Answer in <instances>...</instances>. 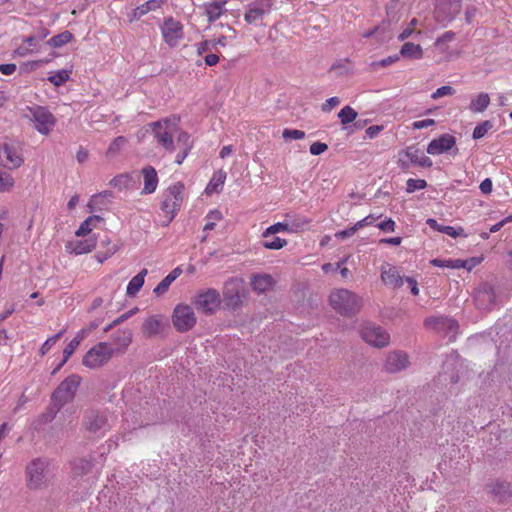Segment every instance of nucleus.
I'll list each match as a JSON object with an SVG mask.
<instances>
[{
    "mask_svg": "<svg viewBox=\"0 0 512 512\" xmlns=\"http://www.w3.org/2000/svg\"><path fill=\"white\" fill-rule=\"evenodd\" d=\"M27 487L30 490L46 488L53 478L51 461L45 457L33 459L26 467Z\"/></svg>",
    "mask_w": 512,
    "mask_h": 512,
    "instance_id": "obj_1",
    "label": "nucleus"
},
{
    "mask_svg": "<svg viewBox=\"0 0 512 512\" xmlns=\"http://www.w3.org/2000/svg\"><path fill=\"white\" fill-rule=\"evenodd\" d=\"M331 306L344 316H352L360 311L363 302L361 297L348 289H338L329 296Z\"/></svg>",
    "mask_w": 512,
    "mask_h": 512,
    "instance_id": "obj_2",
    "label": "nucleus"
},
{
    "mask_svg": "<svg viewBox=\"0 0 512 512\" xmlns=\"http://www.w3.org/2000/svg\"><path fill=\"white\" fill-rule=\"evenodd\" d=\"M183 191L184 184L182 182H177L168 187L164 192L161 204V209L167 217V220L163 223L164 226H167L180 210L183 201Z\"/></svg>",
    "mask_w": 512,
    "mask_h": 512,
    "instance_id": "obj_3",
    "label": "nucleus"
},
{
    "mask_svg": "<svg viewBox=\"0 0 512 512\" xmlns=\"http://www.w3.org/2000/svg\"><path fill=\"white\" fill-rule=\"evenodd\" d=\"M462 10V0H435L433 16L442 27L448 26Z\"/></svg>",
    "mask_w": 512,
    "mask_h": 512,
    "instance_id": "obj_4",
    "label": "nucleus"
},
{
    "mask_svg": "<svg viewBox=\"0 0 512 512\" xmlns=\"http://www.w3.org/2000/svg\"><path fill=\"white\" fill-rule=\"evenodd\" d=\"M115 353L108 342H99L89 349L83 357V365L92 369L105 365Z\"/></svg>",
    "mask_w": 512,
    "mask_h": 512,
    "instance_id": "obj_5",
    "label": "nucleus"
},
{
    "mask_svg": "<svg viewBox=\"0 0 512 512\" xmlns=\"http://www.w3.org/2000/svg\"><path fill=\"white\" fill-rule=\"evenodd\" d=\"M80 385V377L78 375H70L65 378L51 395V400L56 403L58 407H63L65 404L71 402L76 394Z\"/></svg>",
    "mask_w": 512,
    "mask_h": 512,
    "instance_id": "obj_6",
    "label": "nucleus"
},
{
    "mask_svg": "<svg viewBox=\"0 0 512 512\" xmlns=\"http://www.w3.org/2000/svg\"><path fill=\"white\" fill-rule=\"evenodd\" d=\"M150 127L158 144L162 145L166 151L173 152L175 150L173 133L176 131L177 123L164 119L151 123Z\"/></svg>",
    "mask_w": 512,
    "mask_h": 512,
    "instance_id": "obj_7",
    "label": "nucleus"
},
{
    "mask_svg": "<svg viewBox=\"0 0 512 512\" xmlns=\"http://www.w3.org/2000/svg\"><path fill=\"white\" fill-rule=\"evenodd\" d=\"M111 415L106 410H88L85 412L83 426L90 433L103 434L111 428Z\"/></svg>",
    "mask_w": 512,
    "mask_h": 512,
    "instance_id": "obj_8",
    "label": "nucleus"
},
{
    "mask_svg": "<svg viewBox=\"0 0 512 512\" xmlns=\"http://www.w3.org/2000/svg\"><path fill=\"white\" fill-rule=\"evenodd\" d=\"M195 313L189 305L178 304L172 314V322L175 329L184 333L191 330L196 324Z\"/></svg>",
    "mask_w": 512,
    "mask_h": 512,
    "instance_id": "obj_9",
    "label": "nucleus"
},
{
    "mask_svg": "<svg viewBox=\"0 0 512 512\" xmlns=\"http://www.w3.org/2000/svg\"><path fill=\"white\" fill-rule=\"evenodd\" d=\"M196 309L204 314L211 315L219 307L220 294L216 289L208 288L200 291L193 301Z\"/></svg>",
    "mask_w": 512,
    "mask_h": 512,
    "instance_id": "obj_10",
    "label": "nucleus"
},
{
    "mask_svg": "<svg viewBox=\"0 0 512 512\" xmlns=\"http://www.w3.org/2000/svg\"><path fill=\"white\" fill-rule=\"evenodd\" d=\"M244 288L242 281L236 278H230L224 284L223 297L225 305L232 310H236L242 304Z\"/></svg>",
    "mask_w": 512,
    "mask_h": 512,
    "instance_id": "obj_11",
    "label": "nucleus"
},
{
    "mask_svg": "<svg viewBox=\"0 0 512 512\" xmlns=\"http://www.w3.org/2000/svg\"><path fill=\"white\" fill-rule=\"evenodd\" d=\"M29 112L35 122V129L43 135L49 134L55 125L53 114L43 106L30 107Z\"/></svg>",
    "mask_w": 512,
    "mask_h": 512,
    "instance_id": "obj_12",
    "label": "nucleus"
},
{
    "mask_svg": "<svg viewBox=\"0 0 512 512\" xmlns=\"http://www.w3.org/2000/svg\"><path fill=\"white\" fill-rule=\"evenodd\" d=\"M160 30L165 43L170 47L177 46L184 37L183 25L171 16L164 19Z\"/></svg>",
    "mask_w": 512,
    "mask_h": 512,
    "instance_id": "obj_13",
    "label": "nucleus"
},
{
    "mask_svg": "<svg viewBox=\"0 0 512 512\" xmlns=\"http://www.w3.org/2000/svg\"><path fill=\"white\" fill-rule=\"evenodd\" d=\"M362 339L368 344L382 348L388 345L390 336L382 327L367 323L361 329Z\"/></svg>",
    "mask_w": 512,
    "mask_h": 512,
    "instance_id": "obj_14",
    "label": "nucleus"
},
{
    "mask_svg": "<svg viewBox=\"0 0 512 512\" xmlns=\"http://www.w3.org/2000/svg\"><path fill=\"white\" fill-rule=\"evenodd\" d=\"M487 495L497 503H506L512 497L511 485L505 480H492L485 485Z\"/></svg>",
    "mask_w": 512,
    "mask_h": 512,
    "instance_id": "obj_15",
    "label": "nucleus"
},
{
    "mask_svg": "<svg viewBox=\"0 0 512 512\" xmlns=\"http://www.w3.org/2000/svg\"><path fill=\"white\" fill-rule=\"evenodd\" d=\"M271 8L272 0H254L247 5L244 19L248 24L256 23L268 14Z\"/></svg>",
    "mask_w": 512,
    "mask_h": 512,
    "instance_id": "obj_16",
    "label": "nucleus"
},
{
    "mask_svg": "<svg viewBox=\"0 0 512 512\" xmlns=\"http://www.w3.org/2000/svg\"><path fill=\"white\" fill-rule=\"evenodd\" d=\"M456 146V138L450 134H442L438 138L433 139L427 146V153L430 155H439L455 148L453 154H458L459 150Z\"/></svg>",
    "mask_w": 512,
    "mask_h": 512,
    "instance_id": "obj_17",
    "label": "nucleus"
},
{
    "mask_svg": "<svg viewBox=\"0 0 512 512\" xmlns=\"http://www.w3.org/2000/svg\"><path fill=\"white\" fill-rule=\"evenodd\" d=\"M23 158L18 150L5 143L0 146V165L7 169H16L23 164Z\"/></svg>",
    "mask_w": 512,
    "mask_h": 512,
    "instance_id": "obj_18",
    "label": "nucleus"
},
{
    "mask_svg": "<svg viewBox=\"0 0 512 512\" xmlns=\"http://www.w3.org/2000/svg\"><path fill=\"white\" fill-rule=\"evenodd\" d=\"M408 365V355L402 351H394L387 355L384 363V369L388 373H397L405 370Z\"/></svg>",
    "mask_w": 512,
    "mask_h": 512,
    "instance_id": "obj_19",
    "label": "nucleus"
},
{
    "mask_svg": "<svg viewBox=\"0 0 512 512\" xmlns=\"http://www.w3.org/2000/svg\"><path fill=\"white\" fill-rule=\"evenodd\" d=\"M165 327L161 315H152L145 319L142 324L141 332L145 338L161 336Z\"/></svg>",
    "mask_w": 512,
    "mask_h": 512,
    "instance_id": "obj_20",
    "label": "nucleus"
},
{
    "mask_svg": "<svg viewBox=\"0 0 512 512\" xmlns=\"http://www.w3.org/2000/svg\"><path fill=\"white\" fill-rule=\"evenodd\" d=\"M474 300L476 306L479 309H492L496 301V295L493 287L489 285H484L483 287L479 288L475 292Z\"/></svg>",
    "mask_w": 512,
    "mask_h": 512,
    "instance_id": "obj_21",
    "label": "nucleus"
},
{
    "mask_svg": "<svg viewBox=\"0 0 512 512\" xmlns=\"http://www.w3.org/2000/svg\"><path fill=\"white\" fill-rule=\"evenodd\" d=\"M141 174L144 179V187L141 194H151L155 192L158 185V175L155 168L147 165L142 168Z\"/></svg>",
    "mask_w": 512,
    "mask_h": 512,
    "instance_id": "obj_22",
    "label": "nucleus"
},
{
    "mask_svg": "<svg viewBox=\"0 0 512 512\" xmlns=\"http://www.w3.org/2000/svg\"><path fill=\"white\" fill-rule=\"evenodd\" d=\"M381 279L385 285L399 288L403 284V278L400 276L395 266L387 265L381 269Z\"/></svg>",
    "mask_w": 512,
    "mask_h": 512,
    "instance_id": "obj_23",
    "label": "nucleus"
},
{
    "mask_svg": "<svg viewBox=\"0 0 512 512\" xmlns=\"http://www.w3.org/2000/svg\"><path fill=\"white\" fill-rule=\"evenodd\" d=\"M132 341V333L130 330H118L111 336V346L115 349V352L125 350Z\"/></svg>",
    "mask_w": 512,
    "mask_h": 512,
    "instance_id": "obj_24",
    "label": "nucleus"
},
{
    "mask_svg": "<svg viewBox=\"0 0 512 512\" xmlns=\"http://www.w3.org/2000/svg\"><path fill=\"white\" fill-rule=\"evenodd\" d=\"M98 245L94 237H90L84 240H77L68 243L66 248L76 255H81L91 252Z\"/></svg>",
    "mask_w": 512,
    "mask_h": 512,
    "instance_id": "obj_25",
    "label": "nucleus"
},
{
    "mask_svg": "<svg viewBox=\"0 0 512 512\" xmlns=\"http://www.w3.org/2000/svg\"><path fill=\"white\" fill-rule=\"evenodd\" d=\"M426 326H431L435 329H448L451 332H456L458 323L456 320L448 317H430L425 320Z\"/></svg>",
    "mask_w": 512,
    "mask_h": 512,
    "instance_id": "obj_26",
    "label": "nucleus"
},
{
    "mask_svg": "<svg viewBox=\"0 0 512 512\" xmlns=\"http://www.w3.org/2000/svg\"><path fill=\"white\" fill-rule=\"evenodd\" d=\"M252 288L258 293H264L275 285V280L269 274H257L252 277Z\"/></svg>",
    "mask_w": 512,
    "mask_h": 512,
    "instance_id": "obj_27",
    "label": "nucleus"
},
{
    "mask_svg": "<svg viewBox=\"0 0 512 512\" xmlns=\"http://www.w3.org/2000/svg\"><path fill=\"white\" fill-rule=\"evenodd\" d=\"M405 155L411 163L417 164L423 168H429L433 164L432 160L429 157L423 155V153L415 146L407 147Z\"/></svg>",
    "mask_w": 512,
    "mask_h": 512,
    "instance_id": "obj_28",
    "label": "nucleus"
},
{
    "mask_svg": "<svg viewBox=\"0 0 512 512\" xmlns=\"http://www.w3.org/2000/svg\"><path fill=\"white\" fill-rule=\"evenodd\" d=\"M226 180V172L223 170H219L215 172L206 186L205 192L210 195L212 193H219L222 190V187Z\"/></svg>",
    "mask_w": 512,
    "mask_h": 512,
    "instance_id": "obj_29",
    "label": "nucleus"
},
{
    "mask_svg": "<svg viewBox=\"0 0 512 512\" xmlns=\"http://www.w3.org/2000/svg\"><path fill=\"white\" fill-rule=\"evenodd\" d=\"M426 223L431 229L449 235L453 238H456L457 236L461 235L464 231L463 228L461 227L455 228L452 226L441 225L437 222V220L433 218L427 219Z\"/></svg>",
    "mask_w": 512,
    "mask_h": 512,
    "instance_id": "obj_30",
    "label": "nucleus"
},
{
    "mask_svg": "<svg viewBox=\"0 0 512 512\" xmlns=\"http://www.w3.org/2000/svg\"><path fill=\"white\" fill-rule=\"evenodd\" d=\"M147 273V269L144 268L129 281L126 289L128 296L133 297L140 291L144 285V279Z\"/></svg>",
    "mask_w": 512,
    "mask_h": 512,
    "instance_id": "obj_31",
    "label": "nucleus"
},
{
    "mask_svg": "<svg viewBox=\"0 0 512 512\" xmlns=\"http://www.w3.org/2000/svg\"><path fill=\"white\" fill-rule=\"evenodd\" d=\"M226 1H216L205 5V14L208 17L209 22L217 20L225 9Z\"/></svg>",
    "mask_w": 512,
    "mask_h": 512,
    "instance_id": "obj_32",
    "label": "nucleus"
},
{
    "mask_svg": "<svg viewBox=\"0 0 512 512\" xmlns=\"http://www.w3.org/2000/svg\"><path fill=\"white\" fill-rule=\"evenodd\" d=\"M114 198V193L110 190H105L103 192L97 193L92 196L88 203V207L90 211L96 209L97 206H106L108 202H111Z\"/></svg>",
    "mask_w": 512,
    "mask_h": 512,
    "instance_id": "obj_33",
    "label": "nucleus"
},
{
    "mask_svg": "<svg viewBox=\"0 0 512 512\" xmlns=\"http://www.w3.org/2000/svg\"><path fill=\"white\" fill-rule=\"evenodd\" d=\"M82 339H83V335L76 336L66 345V347L63 350V359L57 365V367L54 369L52 374H55L58 370L61 369V367L67 362V360L71 357V355L75 352L77 347L80 345V342Z\"/></svg>",
    "mask_w": 512,
    "mask_h": 512,
    "instance_id": "obj_34",
    "label": "nucleus"
},
{
    "mask_svg": "<svg viewBox=\"0 0 512 512\" xmlns=\"http://www.w3.org/2000/svg\"><path fill=\"white\" fill-rule=\"evenodd\" d=\"M73 475L76 477L86 475L92 469V461L85 458L74 459L71 463Z\"/></svg>",
    "mask_w": 512,
    "mask_h": 512,
    "instance_id": "obj_35",
    "label": "nucleus"
},
{
    "mask_svg": "<svg viewBox=\"0 0 512 512\" xmlns=\"http://www.w3.org/2000/svg\"><path fill=\"white\" fill-rule=\"evenodd\" d=\"M228 38L229 37H227V36H221L218 39L202 41L201 43L198 44V47H197L198 55H202L209 50L215 49L218 45L226 46L228 43Z\"/></svg>",
    "mask_w": 512,
    "mask_h": 512,
    "instance_id": "obj_36",
    "label": "nucleus"
},
{
    "mask_svg": "<svg viewBox=\"0 0 512 512\" xmlns=\"http://www.w3.org/2000/svg\"><path fill=\"white\" fill-rule=\"evenodd\" d=\"M400 54L403 57H407V58H411V59H421L423 56V50L419 44H414L412 42H406L401 47Z\"/></svg>",
    "mask_w": 512,
    "mask_h": 512,
    "instance_id": "obj_37",
    "label": "nucleus"
},
{
    "mask_svg": "<svg viewBox=\"0 0 512 512\" xmlns=\"http://www.w3.org/2000/svg\"><path fill=\"white\" fill-rule=\"evenodd\" d=\"M490 103V97L487 93H480L471 100L469 109L473 112L479 113L486 110Z\"/></svg>",
    "mask_w": 512,
    "mask_h": 512,
    "instance_id": "obj_38",
    "label": "nucleus"
},
{
    "mask_svg": "<svg viewBox=\"0 0 512 512\" xmlns=\"http://www.w3.org/2000/svg\"><path fill=\"white\" fill-rule=\"evenodd\" d=\"M72 39H73V34L70 31L66 30V31H63L62 33L50 38L47 41V44L54 48H60L63 45L69 43Z\"/></svg>",
    "mask_w": 512,
    "mask_h": 512,
    "instance_id": "obj_39",
    "label": "nucleus"
},
{
    "mask_svg": "<svg viewBox=\"0 0 512 512\" xmlns=\"http://www.w3.org/2000/svg\"><path fill=\"white\" fill-rule=\"evenodd\" d=\"M102 220V217L98 215L89 216L81 223L80 227L76 231V236H85L89 234L92 231V226H94L96 222H100Z\"/></svg>",
    "mask_w": 512,
    "mask_h": 512,
    "instance_id": "obj_40",
    "label": "nucleus"
},
{
    "mask_svg": "<svg viewBox=\"0 0 512 512\" xmlns=\"http://www.w3.org/2000/svg\"><path fill=\"white\" fill-rule=\"evenodd\" d=\"M61 407H58L56 403L50 402V405L46 408L45 412H43L39 416V421L43 424L50 423L54 420L57 413L60 411Z\"/></svg>",
    "mask_w": 512,
    "mask_h": 512,
    "instance_id": "obj_41",
    "label": "nucleus"
},
{
    "mask_svg": "<svg viewBox=\"0 0 512 512\" xmlns=\"http://www.w3.org/2000/svg\"><path fill=\"white\" fill-rule=\"evenodd\" d=\"M338 118L342 125H347L356 120L357 112L352 107L345 106L338 113Z\"/></svg>",
    "mask_w": 512,
    "mask_h": 512,
    "instance_id": "obj_42",
    "label": "nucleus"
},
{
    "mask_svg": "<svg viewBox=\"0 0 512 512\" xmlns=\"http://www.w3.org/2000/svg\"><path fill=\"white\" fill-rule=\"evenodd\" d=\"M164 3H166V0H148L138 6V14L142 13L144 16L151 11H156L160 9Z\"/></svg>",
    "mask_w": 512,
    "mask_h": 512,
    "instance_id": "obj_43",
    "label": "nucleus"
},
{
    "mask_svg": "<svg viewBox=\"0 0 512 512\" xmlns=\"http://www.w3.org/2000/svg\"><path fill=\"white\" fill-rule=\"evenodd\" d=\"M292 229L290 228L289 224L278 222L271 226H269L262 234L263 238H269L270 236H273L276 233L280 232H291Z\"/></svg>",
    "mask_w": 512,
    "mask_h": 512,
    "instance_id": "obj_44",
    "label": "nucleus"
},
{
    "mask_svg": "<svg viewBox=\"0 0 512 512\" xmlns=\"http://www.w3.org/2000/svg\"><path fill=\"white\" fill-rule=\"evenodd\" d=\"M132 178L129 174H119L110 180L109 185L119 190L127 189Z\"/></svg>",
    "mask_w": 512,
    "mask_h": 512,
    "instance_id": "obj_45",
    "label": "nucleus"
},
{
    "mask_svg": "<svg viewBox=\"0 0 512 512\" xmlns=\"http://www.w3.org/2000/svg\"><path fill=\"white\" fill-rule=\"evenodd\" d=\"M71 71L69 70H59L54 75L49 76L48 80L55 86H61L65 82H67L70 78Z\"/></svg>",
    "mask_w": 512,
    "mask_h": 512,
    "instance_id": "obj_46",
    "label": "nucleus"
},
{
    "mask_svg": "<svg viewBox=\"0 0 512 512\" xmlns=\"http://www.w3.org/2000/svg\"><path fill=\"white\" fill-rule=\"evenodd\" d=\"M348 62V59L337 60L332 64L330 71H334L338 76L347 75L351 72V69L347 65Z\"/></svg>",
    "mask_w": 512,
    "mask_h": 512,
    "instance_id": "obj_47",
    "label": "nucleus"
},
{
    "mask_svg": "<svg viewBox=\"0 0 512 512\" xmlns=\"http://www.w3.org/2000/svg\"><path fill=\"white\" fill-rule=\"evenodd\" d=\"M492 127H493V124L489 120L483 121L482 123L478 124L473 130V133H472L473 139L478 140V139L483 138L486 135V133L490 129H492Z\"/></svg>",
    "mask_w": 512,
    "mask_h": 512,
    "instance_id": "obj_48",
    "label": "nucleus"
},
{
    "mask_svg": "<svg viewBox=\"0 0 512 512\" xmlns=\"http://www.w3.org/2000/svg\"><path fill=\"white\" fill-rule=\"evenodd\" d=\"M287 245V241L280 237H273L271 240H265L262 242V246L269 250H279Z\"/></svg>",
    "mask_w": 512,
    "mask_h": 512,
    "instance_id": "obj_49",
    "label": "nucleus"
},
{
    "mask_svg": "<svg viewBox=\"0 0 512 512\" xmlns=\"http://www.w3.org/2000/svg\"><path fill=\"white\" fill-rule=\"evenodd\" d=\"M406 191L408 193H413L416 190H421L427 187V182L424 179H413L410 178L406 182Z\"/></svg>",
    "mask_w": 512,
    "mask_h": 512,
    "instance_id": "obj_50",
    "label": "nucleus"
},
{
    "mask_svg": "<svg viewBox=\"0 0 512 512\" xmlns=\"http://www.w3.org/2000/svg\"><path fill=\"white\" fill-rule=\"evenodd\" d=\"M282 137L285 140H299L305 137V132L297 129H284Z\"/></svg>",
    "mask_w": 512,
    "mask_h": 512,
    "instance_id": "obj_51",
    "label": "nucleus"
},
{
    "mask_svg": "<svg viewBox=\"0 0 512 512\" xmlns=\"http://www.w3.org/2000/svg\"><path fill=\"white\" fill-rule=\"evenodd\" d=\"M62 334L63 331H60L59 333L49 337L40 348L41 354L45 355L52 348V346L55 345V343L60 339Z\"/></svg>",
    "mask_w": 512,
    "mask_h": 512,
    "instance_id": "obj_52",
    "label": "nucleus"
},
{
    "mask_svg": "<svg viewBox=\"0 0 512 512\" xmlns=\"http://www.w3.org/2000/svg\"><path fill=\"white\" fill-rule=\"evenodd\" d=\"M475 263H476L475 259H471V260L451 259V262H449V264H451V269L467 268L469 270L471 269L472 265H475Z\"/></svg>",
    "mask_w": 512,
    "mask_h": 512,
    "instance_id": "obj_53",
    "label": "nucleus"
},
{
    "mask_svg": "<svg viewBox=\"0 0 512 512\" xmlns=\"http://www.w3.org/2000/svg\"><path fill=\"white\" fill-rule=\"evenodd\" d=\"M118 250V246L117 245H112L111 247H109L108 249H106L105 252H97L95 254V258L97 259V261L102 264L105 260H107L108 258H110L112 255H114Z\"/></svg>",
    "mask_w": 512,
    "mask_h": 512,
    "instance_id": "obj_54",
    "label": "nucleus"
},
{
    "mask_svg": "<svg viewBox=\"0 0 512 512\" xmlns=\"http://www.w3.org/2000/svg\"><path fill=\"white\" fill-rule=\"evenodd\" d=\"M455 93V90L451 86H441L440 88L436 89L435 92L432 93L431 98L436 100L443 96H451Z\"/></svg>",
    "mask_w": 512,
    "mask_h": 512,
    "instance_id": "obj_55",
    "label": "nucleus"
},
{
    "mask_svg": "<svg viewBox=\"0 0 512 512\" xmlns=\"http://www.w3.org/2000/svg\"><path fill=\"white\" fill-rule=\"evenodd\" d=\"M14 184V179L7 173L0 172V191L8 190Z\"/></svg>",
    "mask_w": 512,
    "mask_h": 512,
    "instance_id": "obj_56",
    "label": "nucleus"
},
{
    "mask_svg": "<svg viewBox=\"0 0 512 512\" xmlns=\"http://www.w3.org/2000/svg\"><path fill=\"white\" fill-rule=\"evenodd\" d=\"M177 145L179 148L186 147L187 145L189 146V149H192L193 143L190 140V135L185 131L180 132L177 137Z\"/></svg>",
    "mask_w": 512,
    "mask_h": 512,
    "instance_id": "obj_57",
    "label": "nucleus"
},
{
    "mask_svg": "<svg viewBox=\"0 0 512 512\" xmlns=\"http://www.w3.org/2000/svg\"><path fill=\"white\" fill-rule=\"evenodd\" d=\"M172 283L165 277L161 282L154 288L153 292L157 295H163L166 293Z\"/></svg>",
    "mask_w": 512,
    "mask_h": 512,
    "instance_id": "obj_58",
    "label": "nucleus"
},
{
    "mask_svg": "<svg viewBox=\"0 0 512 512\" xmlns=\"http://www.w3.org/2000/svg\"><path fill=\"white\" fill-rule=\"evenodd\" d=\"M455 39V33L453 31H446L445 33H443L441 36H439L436 41H435V45L437 47H440L441 45H443L444 43L446 42H451Z\"/></svg>",
    "mask_w": 512,
    "mask_h": 512,
    "instance_id": "obj_59",
    "label": "nucleus"
},
{
    "mask_svg": "<svg viewBox=\"0 0 512 512\" xmlns=\"http://www.w3.org/2000/svg\"><path fill=\"white\" fill-rule=\"evenodd\" d=\"M377 227L384 232H394L396 224L394 220L388 218L385 221H382L379 224H377Z\"/></svg>",
    "mask_w": 512,
    "mask_h": 512,
    "instance_id": "obj_60",
    "label": "nucleus"
},
{
    "mask_svg": "<svg viewBox=\"0 0 512 512\" xmlns=\"http://www.w3.org/2000/svg\"><path fill=\"white\" fill-rule=\"evenodd\" d=\"M340 104V99L336 96L331 97L326 100V102L322 105L323 112H330L332 108L338 106Z\"/></svg>",
    "mask_w": 512,
    "mask_h": 512,
    "instance_id": "obj_61",
    "label": "nucleus"
},
{
    "mask_svg": "<svg viewBox=\"0 0 512 512\" xmlns=\"http://www.w3.org/2000/svg\"><path fill=\"white\" fill-rule=\"evenodd\" d=\"M328 149L327 144L322 142H315L310 146V153L312 155H320Z\"/></svg>",
    "mask_w": 512,
    "mask_h": 512,
    "instance_id": "obj_62",
    "label": "nucleus"
},
{
    "mask_svg": "<svg viewBox=\"0 0 512 512\" xmlns=\"http://www.w3.org/2000/svg\"><path fill=\"white\" fill-rule=\"evenodd\" d=\"M357 231L358 230H357L356 226L353 225L350 228L336 232L335 237L337 239H345V238L353 236Z\"/></svg>",
    "mask_w": 512,
    "mask_h": 512,
    "instance_id": "obj_63",
    "label": "nucleus"
},
{
    "mask_svg": "<svg viewBox=\"0 0 512 512\" xmlns=\"http://www.w3.org/2000/svg\"><path fill=\"white\" fill-rule=\"evenodd\" d=\"M377 218L378 217H375L374 215L371 214V215L366 216L362 220L358 221L354 225L356 226L357 230H359L365 226L372 225L377 220Z\"/></svg>",
    "mask_w": 512,
    "mask_h": 512,
    "instance_id": "obj_64",
    "label": "nucleus"
}]
</instances>
